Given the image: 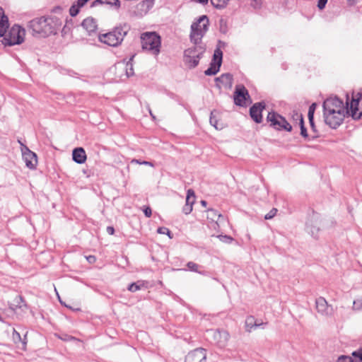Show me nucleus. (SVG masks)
Wrapping results in <instances>:
<instances>
[{
  "label": "nucleus",
  "mask_w": 362,
  "mask_h": 362,
  "mask_svg": "<svg viewBox=\"0 0 362 362\" xmlns=\"http://www.w3.org/2000/svg\"><path fill=\"white\" fill-rule=\"evenodd\" d=\"M327 1L328 0H318L317 1V6L319 8V10L322 11L325 8Z\"/></svg>",
  "instance_id": "48"
},
{
  "label": "nucleus",
  "mask_w": 362,
  "mask_h": 362,
  "mask_svg": "<svg viewBox=\"0 0 362 362\" xmlns=\"http://www.w3.org/2000/svg\"><path fill=\"white\" fill-rule=\"evenodd\" d=\"M315 305L318 313L323 316H331L333 313L332 306L329 305L323 297H319L316 299Z\"/></svg>",
  "instance_id": "16"
},
{
  "label": "nucleus",
  "mask_w": 362,
  "mask_h": 362,
  "mask_svg": "<svg viewBox=\"0 0 362 362\" xmlns=\"http://www.w3.org/2000/svg\"><path fill=\"white\" fill-rule=\"evenodd\" d=\"M86 259L89 263H95L96 261V257L94 255H89L86 257Z\"/></svg>",
  "instance_id": "53"
},
{
  "label": "nucleus",
  "mask_w": 362,
  "mask_h": 362,
  "mask_svg": "<svg viewBox=\"0 0 362 362\" xmlns=\"http://www.w3.org/2000/svg\"><path fill=\"white\" fill-rule=\"evenodd\" d=\"M218 112L216 110L211 111L210 116V124L214 126L216 129H222L223 124H219L218 121L216 118V115Z\"/></svg>",
  "instance_id": "24"
},
{
  "label": "nucleus",
  "mask_w": 362,
  "mask_h": 362,
  "mask_svg": "<svg viewBox=\"0 0 362 362\" xmlns=\"http://www.w3.org/2000/svg\"><path fill=\"white\" fill-rule=\"evenodd\" d=\"M255 318L254 316L250 315L246 317L245 322V331L251 332L253 329L254 325H255Z\"/></svg>",
  "instance_id": "25"
},
{
  "label": "nucleus",
  "mask_w": 362,
  "mask_h": 362,
  "mask_svg": "<svg viewBox=\"0 0 362 362\" xmlns=\"http://www.w3.org/2000/svg\"><path fill=\"white\" fill-rule=\"evenodd\" d=\"M80 8L76 4H74L69 8L70 16L72 17L76 16L79 13Z\"/></svg>",
  "instance_id": "35"
},
{
  "label": "nucleus",
  "mask_w": 362,
  "mask_h": 362,
  "mask_svg": "<svg viewBox=\"0 0 362 362\" xmlns=\"http://www.w3.org/2000/svg\"><path fill=\"white\" fill-rule=\"evenodd\" d=\"M201 204L203 206H206L207 205V202L205 201V200H202L201 201Z\"/></svg>",
  "instance_id": "60"
},
{
  "label": "nucleus",
  "mask_w": 362,
  "mask_h": 362,
  "mask_svg": "<svg viewBox=\"0 0 362 362\" xmlns=\"http://www.w3.org/2000/svg\"><path fill=\"white\" fill-rule=\"evenodd\" d=\"M72 159L78 164H83L87 159L86 151L82 147H76L72 151Z\"/></svg>",
  "instance_id": "17"
},
{
  "label": "nucleus",
  "mask_w": 362,
  "mask_h": 362,
  "mask_svg": "<svg viewBox=\"0 0 362 362\" xmlns=\"http://www.w3.org/2000/svg\"><path fill=\"white\" fill-rule=\"evenodd\" d=\"M83 173L86 175V177H90L91 175H93V172L91 171V170H89V169H83L82 170Z\"/></svg>",
  "instance_id": "51"
},
{
  "label": "nucleus",
  "mask_w": 362,
  "mask_h": 362,
  "mask_svg": "<svg viewBox=\"0 0 362 362\" xmlns=\"http://www.w3.org/2000/svg\"><path fill=\"white\" fill-rule=\"evenodd\" d=\"M12 337L15 343L22 341L24 345H25L27 343L25 341L26 334L24 337V339L22 340L20 333L17 332L16 329H13Z\"/></svg>",
  "instance_id": "30"
},
{
  "label": "nucleus",
  "mask_w": 362,
  "mask_h": 362,
  "mask_svg": "<svg viewBox=\"0 0 362 362\" xmlns=\"http://www.w3.org/2000/svg\"><path fill=\"white\" fill-rule=\"evenodd\" d=\"M130 26L127 23L119 24L112 31L99 35V40L111 47H117L122 42L127 35Z\"/></svg>",
  "instance_id": "2"
},
{
  "label": "nucleus",
  "mask_w": 362,
  "mask_h": 362,
  "mask_svg": "<svg viewBox=\"0 0 362 362\" xmlns=\"http://www.w3.org/2000/svg\"><path fill=\"white\" fill-rule=\"evenodd\" d=\"M209 22L207 16L203 15L199 18L197 21L191 25L190 40L194 45H199L203 36L209 29Z\"/></svg>",
  "instance_id": "3"
},
{
  "label": "nucleus",
  "mask_w": 362,
  "mask_h": 362,
  "mask_svg": "<svg viewBox=\"0 0 362 362\" xmlns=\"http://www.w3.org/2000/svg\"><path fill=\"white\" fill-rule=\"evenodd\" d=\"M202 49L199 52L197 53V47L188 48L184 52V61L185 64H188L189 68H195L198 64L199 59L202 57L204 49L200 47Z\"/></svg>",
  "instance_id": "11"
},
{
  "label": "nucleus",
  "mask_w": 362,
  "mask_h": 362,
  "mask_svg": "<svg viewBox=\"0 0 362 362\" xmlns=\"http://www.w3.org/2000/svg\"><path fill=\"white\" fill-rule=\"evenodd\" d=\"M157 233L160 234H165L167 235L170 239L173 238V235L171 233V231L166 227H159L157 229Z\"/></svg>",
  "instance_id": "34"
},
{
  "label": "nucleus",
  "mask_w": 362,
  "mask_h": 362,
  "mask_svg": "<svg viewBox=\"0 0 362 362\" xmlns=\"http://www.w3.org/2000/svg\"><path fill=\"white\" fill-rule=\"evenodd\" d=\"M233 80V75L228 73V86L229 88H230L232 86Z\"/></svg>",
  "instance_id": "52"
},
{
  "label": "nucleus",
  "mask_w": 362,
  "mask_h": 362,
  "mask_svg": "<svg viewBox=\"0 0 362 362\" xmlns=\"http://www.w3.org/2000/svg\"><path fill=\"white\" fill-rule=\"evenodd\" d=\"M195 193L192 189H189L187 192L186 204L193 206L195 202Z\"/></svg>",
  "instance_id": "27"
},
{
  "label": "nucleus",
  "mask_w": 362,
  "mask_h": 362,
  "mask_svg": "<svg viewBox=\"0 0 362 362\" xmlns=\"http://www.w3.org/2000/svg\"><path fill=\"white\" fill-rule=\"evenodd\" d=\"M187 268L192 272H198L199 265L193 262H189L187 264Z\"/></svg>",
  "instance_id": "38"
},
{
  "label": "nucleus",
  "mask_w": 362,
  "mask_h": 362,
  "mask_svg": "<svg viewBox=\"0 0 362 362\" xmlns=\"http://www.w3.org/2000/svg\"><path fill=\"white\" fill-rule=\"evenodd\" d=\"M143 49L151 52L154 55H158L160 51L161 37L156 32H146L141 36Z\"/></svg>",
  "instance_id": "4"
},
{
  "label": "nucleus",
  "mask_w": 362,
  "mask_h": 362,
  "mask_svg": "<svg viewBox=\"0 0 362 362\" xmlns=\"http://www.w3.org/2000/svg\"><path fill=\"white\" fill-rule=\"evenodd\" d=\"M143 212L147 218H150L152 215V210L149 206H144L143 209Z\"/></svg>",
  "instance_id": "45"
},
{
  "label": "nucleus",
  "mask_w": 362,
  "mask_h": 362,
  "mask_svg": "<svg viewBox=\"0 0 362 362\" xmlns=\"http://www.w3.org/2000/svg\"><path fill=\"white\" fill-rule=\"evenodd\" d=\"M132 163H138V164H140V165H149V166H153V163L150 162V161H146V160H138V159H133L132 160Z\"/></svg>",
  "instance_id": "43"
},
{
  "label": "nucleus",
  "mask_w": 362,
  "mask_h": 362,
  "mask_svg": "<svg viewBox=\"0 0 362 362\" xmlns=\"http://www.w3.org/2000/svg\"><path fill=\"white\" fill-rule=\"evenodd\" d=\"M227 239H228V244H230L233 242H235V243H237V242L235 240H234L233 238L230 235H228Z\"/></svg>",
  "instance_id": "59"
},
{
  "label": "nucleus",
  "mask_w": 362,
  "mask_h": 362,
  "mask_svg": "<svg viewBox=\"0 0 362 362\" xmlns=\"http://www.w3.org/2000/svg\"><path fill=\"white\" fill-rule=\"evenodd\" d=\"M149 113H150L151 116L152 117V118H153V119H155V116L153 115V113H152V112H151V109H149Z\"/></svg>",
  "instance_id": "61"
},
{
  "label": "nucleus",
  "mask_w": 362,
  "mask_h": 362,
  "mask_svg": "<svg viewBox=\"0 0 362 362\" xmlns=\"http://www.w3.org/2000/svg\"><path fill=\"white\" fill-rule=\"evenodd\" d=\"M266 120L269 123V127L275 129L276 131H286L291 132L293 129L292 125L286 120V119L274 110L268 112Z\"/></svg>",
  "instance_id": "6"
},
{
  "label": "nucleus",
  "mask_w": 362,
  "mask_h": 362,
  "mask_svg": "<svg viewBox=\"0 0 362 362\" xmlns=\"http://www.w3.org/2000/svg\"><path fill=\"white\" fill-rule=\"evenodd\" d=\"M293 119H295V120H298V119H297V117H296V116H294V114L293 115Z\"/></svg>",
  "instance_id": "62"
},
{
  "label": "nucleus",
  "mask_w": 362,
  "mask_h": 362,
  "mask_svg": "<svg viewBox=\"0 0 362 362\" xmlns=\"http://www.w3.org/2000/svg\"><path fill=\"white\" fill-rule=\"evenodd\" d=\"M353 309L356 310H362V299H356L354 300Z\"/></svg>",
  "instance_id": "40"
},
{
  "label": "nucleus",
  "mask_w": 362,
  "mask_h": 362,
  "mask_svg": "<svg viewBox=\"0 0 362 362\" xmlns=\"http://www.w3.org/2000/svg\"><path fill=\"white\" fill-rule=\"evenodd\" d=\"M306 230L310 233L314 238H317L320 228L317 226H314L310 221L306 223Z\"/></svg>",
  "instance_id": "23"
},
{
  "label": "nucleus",
  "mask_w": 362,
  "mask_h": 362,
  "mask_svg": "<svg viewBox=\"0 0 362 362\" xmlns=\"http://www.w3.org/2000/svg\"><path fill=\"white\" fill-rule=\"evenodd\" d=\"M9 27L8 18L5 15L4 9L0 7V37L4 35Z\"/></svg>",
  "instance_id": "19"
},
{
  "label": "nucleus",
  "mask_w": 362,
  "mask_h": 362,
  "mask_svg": "<svg viewBox=\"0 0 362 362\" xmlns=\"http://www.w3.org/2000/svg\"><path fill=\"white\" fill-rule=\"evenodd\" d=\"M234 104L238 107H246L252 103L247 89L243 84H238L233 93Z\"/></svg>",
  "instance_id": "8"
},
{
  "label": "nucleus",
  "mask_w": 362,
  "mask_h": 362,
  "mask_svg": "<svg viewBox=\"0 0 362 362\" xmlns=\"http://www.w3.org/2000/svg\"><path fill=\"white\" fill-rule=\"evenodd\" d=\"M215 86L221 90L223 86H226V73L222 74L220 76L215 78Z\"/></svg>",
  "instance_id": "26"
},
{
  "label": "nucleus",
  "mask_w": 362,
  "mask_h": 362,
  "mask_svg": "<svg viewBox=\"0 0 362 362\" xmlns=\"http://www.w3.org/2000/svg\"><path fill=\"white\" fill-rule=\"evenodd\" d=\"M144 286V283L141 281H138L136 282H133L128 286V291L130 292H136L141 288Z\"/></svg>",
  "instance_id": "29"
},
{
  "label": "nucleus",
  "mask_w": 362,
  "mask_h": 362,
  "mask_svg": "<svg viewBox=\"0 0 362 362\" xmlns=\"http://www.w3.org/2000/svg\"><path fill=\"white\" fill-rule=\"evenodd\" d=\"M115 1V0H104L103 4H107V5H110V6H115V4L113 3Z\"/></svg>",
  "instance_id": "57"
},
{
  "label": "nucleus",
  "mask_w": 362,
  "mask_h": 362,
  "mask_svg": "<svg viewBox=\"0 0 362 362\" xmlns=\"http://www.w3.org/2000/svg\"><path fill=\"white\" fill-rule=\"evenodd\" d=\"M316 103H313L310 105L308 108V118H313L314 117V114L316 108Z\"/></svg>",
  "instance_id": "37"
},
{
  "label": "nucleus",
  "mask_w": 362,
  "mask_h": 362,
  "mask_svg": "<svg viewBox=\"0 0 362 362\" xmlns=\"http://www.w3.org/2000/svg\"><path fill=\"white\" fill-rule=\"evenodd\" d=\"M21 151L26 167L30 170L35 169L37 163V154L31 151L28 146L23 144H21Z\"/></svg>",
  "instance_id": "14"
},
{
  "label": "nucleus",
  "mask_w": 362,
  "mask_h": 362,
  "mask_svg": "<svg viewBox=\"0 0 362 362\" xmlns=\"http://www.w3.org/2000/svg\"><path fill=\"white\" fill-rule=\"evenodd\" d=\"M277 211H278V210L276 208L272 209L270 210V211L264 216V219H266V220L272 219V218H274L275 216Z\"/></svg>",
  "instance_id": "39"
},
{
  "label": "nucleus",
  "mask_w": 362,
  "mask_h": 362,
  "mask_svg": "<svg viewBox=\"0 0 362 362\" xmlns=\"http://www.w3.org/2000/svg\"><path fill=\"white\" fill-rule=\"evenodd\" d=\"M294 116H296L297 119H298L300 128L305 127V122L303 115L296 112H294Z\"/></svg>",
  "instance_id": "42"
},
{
  "label": "nucleus",
  "mask_w": 362,
  "mask_h": 362,
  "mask_svg": "<svg viewBox=\"0 0 362 362\" xmlns=\"http://www.w3.org/2000/svg\"><path fill=\"white\" fill-rule=\"evenodd\" d=\"M351 357L357 362H362V348H360L351 353Z\"/></svg>",
  "instance_id": "32"
},
{
  "label": "nucleus",
  "mask_w": 362,
  "mask_h": 362,
  "mask_svg": "<svg viewBox=\"0 0 362 362\" xmlns=\"http://www.w3.org/2000/svg\"><path fill=\"white\" fill-rule=\"evenodd\" d=\"M358 2V0H347V4L349 6H353L356 5Z\"/></svg>",
  "instance_id": "55"
},
{
  "label": "nucleus",
  "mask_w": 362,
  "mask_h": 362,
  "mask_svg": "<svg viewBox=\"0 0 362 362\" xmlns=\"http://www.w3.org/2000/svg\"><path fill=\"white\" fill-rule=\"evenodd\" d=\"M323 112L336 113L339 109L344 110V104L338 96L327 98L322 103Z\"/></svg>",
  "instance_id": "12"
},
{
  "label": "nucleus",
  "mask_w": 362,
  "mask_h": 362,
  "mask_svg": "<svg viewBox=\"0 0 362 362\" xmlns=\"http://www.w3.org/2000/svg\"><path fill=\"white\" fill-rule=\"evenodd\" d=\"M134 57H135V54L132 55L130 57V58L129 59V60L126 62V64H125V68H124L125 72H126V75L128 78L134 75L133 63H132Z\"/></svg>",
  "instance_id": "22"
},
{
  "label": "nucleus",
  "mask_w": 362,
  "mask_h": 362,
  "mask_svg": "<svg viewBox=\"0 0 362 362\" xmlns=\"http://www.w3.org/2000/svg\"><path fill=\"white\" fill-rule=\"evenodd\" d=\"M219 23H220L221 32H222L223 33H226V20L221 18L220 19Z\"/></svg>",
  "instance_id": "44"
},
{
  "label": "nucleus",
  "mask_w": 362,
  "mask_h": 362,
  "mask_svg": "<svg viewBox=\"0 0 362 362\" xmlns=\"http://www.w3.org/2000/svg\"><path fill=\"white\" fill-rule=\"evenodd\" d=\"M216 332H218V334L220 335V332L218 330H216Z\"/></svg>",
  "instance_id": "63"
},
{
  "label": "nucleus",
  "mask_w": 362,
  "mask_h": 362,
  "mask_svg": "<svg viewBox=\"0 0 362 362\" xmlns=\"http://www.w3.org/2000/svg\"><path fill=\"white\" fill-rule=\"evenodd\" d=\"M192 211V206L190 204H187L185 203V206L182 208V212L187 215L189 214Z\"/></svg>",
  "instance_id": "47"
},
{
  "label": "nucleus",
  "mask_w": 362,
  "mask_h": 362,
  "mask_svg": "<svg viewBox=\"0 0 362 362\" xmlns=\"http://www.w3.org/2000/svg\"><path fill=\"white\" fill-rule=\"evenodd\" d=\"M267 322H257V320H255V325H254V327H253V329H257V327H261L262 329L264 328L265 325H267Z\"/></svg>",
  "instance_id": "50"
},
{
  "label": "nucleus",
  "mask_w": 362,
  "mask_h": 362,
  "mask_svg": "<svg viewBox=\"0 0 362 362\" xmlns=\"http://www.w3.org/2000/svg\"><path fill=\"white\" fill-rule=\"evenodd\" d=\"M300 136L302 137H303L305 139H307L308 141L314 140L319 136L318 134H314V135H312L311 136H310L308 133V130H307V128L305 127V126L302 127L301 128H300Z\"/></svg>",
  "instance_id": "28"
},
{
  "label": "nucleus",
  "mask_w": 362,
  "mask_h": 362,
  "mask_svg": "<svg viewBox=\"0 0 362 362\" xmlns=\"http://www.w3.org/2000/svg\"><path fill=\"white\" fill-rule=\"evenodd\" d=\"M308 120H309V123H310V126L312 132L313 133H315V134H318L317 129H316V126H315V124L314 117L308 118Z\"/></svg>",
  "instance_id": "46"
},
{
  "label": "nucleus",
  "mask_w": 362,
  "mask_h": 362,
  "mask_svg": "<svg viewBox=\"0 0 362 362\" xmlns=\"http://www.w3.org/2000/svg\"><path fill=\"white\" fill-rule=\"evenodd\" d=\"M59 338L64 341H76V338L74 337H72L71 335L63 334L60 336H59Z\"/></svg>",
  "instance_id": "41"
},
{
  "label": "nucleus",
  "mask_w": 362,
  "mask_h": 362,
  "mask_svg": "<svg viewBox=\"0 0 362 362\" xmlns=\"http://www.w3.org/2000/svg\"><path fill=\"white\" fill-rule=\"evenodd\" d=\"M346 115L344 113V110L339 109L336 113L323 112V117L326 124L332 129H337L344 122Z\"/></svg>",
  "instance_id": "9"
},
{
  "label": "nucleus",
  "mask_w": 362,
  "mask_h": 362,
  "mask_svg": "<svg viewBox=\"0 0 362 362\" xmlns=\"http://www.w3.org/2000/svg\"><path fill=\"white\" fill-rule=\"evenodd\" d=\"M115 1L113 2L115 4V6L117 8H119L121 6V2L119 0H115ZM104 0H95L90 4V7H95L97 6L99 4H103Z\"/></svg>",
  "instance_id": "33"
},
{
  "label": "nucleus",
  "mask_w": 362,
  "mask_h": 362,
  "mask_svg": "<svg viewBox=\"0 0 362 362\" xmlns=\"http://www.w3.org/2000/svg\"><path fill=\"white\" fill-rule=\"evenodd\" d=\"M217 238H219L220 240H221L223 243L226 242V235L221 234V235H217Z\"/></svg>",
  "instance_id": "58"
},
{
  "label": "nucleus",
  "mask_w": 362,
  "mask_h": 362,
  "mask_svg": "<svg viewBox=\"0 0 362 362\" xmlns=\"http://www.w3.org/2000/svg\"><path fill=\"white\" fill-rule=\"evenodd\" d=\"M81 26L88 32L89 35L92 33H95L98 27L95 20L92 17L84 19L81 23Z\"/></svg>",
  "instance_id": "18"
},
{
  "label": "nucleus",
  "mask_w": 362,
  "mask_h": 362,
  "mask_svg": "<svg viewBox=\"0 0 362 362\" xmlns=\"http://www.w3.org/2000/svg\"><path fill=\"white\" fill-rule=\"evenodd\" d=\"M211 3L216 8H224L226 6V0H211Z\"/></svg>",
  "instance_id": "31"
},
{
  "label": "nucleus",
  "mask_w": 362,
  "mask_h": 362,
  "mask_svg": "<svg viewBox=\"0 0 362 362\" xmlns=\"http://www.w3.org/2000/svg\"><path fill=\"white\" fill-rule=\"evenodd\" d=\"M60 25V21L57 17L42 16L29 21L28 27L32 30L33 35L46 37L56 34Z\"/></svg>",
  "instance_id": "1"
},
{
  "label": "nucleus",
  "mask_w": 362,
  "mask_h": 362,
  "mask_svg": "<svg viewBox=\"0 0 362 362\" xmlns=\"http://www.w3.org/2000/svg\"><path fill=\"white\" fill-rule=\"evenodd\" d=\"M106 231L109 235H113L115 233V228L113 226H107Z\"/></svg>",
  "instance_id": "54"
},
{
  "label": "nucleus",
  "mask_w": 362,
  "mask_h": 362,
  "mask_svg": "<svg viewBox=\"0 0 362 362\" xmlns=\"http://www.w3.org/2000/svg\"><path fill=\"white\" fill-rule=\"evenodd\" d=\"M25 30L18 25H14L8 33L2 36L1 43L4 46H13L21 45L24 42Z\"/></svg>",
  "instance_id": "5"
},
{
  "label": "nucleus",
  "mask_w": 362,
  "mask_h": 362,
  "mask_svg": "<svg viewBox=\"0 0 362 362\" xmlns=\"http://www.w3.org/2000/svg\"><path fill=\"white\" fill-rule=\"evenodd\" d=\"M267 105L264 100L254 103L249 109V115L251 119L257 124L263 121L262 112L266 109Z\"/></svg>",
  "instance_id": "13"
},
{
  "label": "nucleus",
  "mask_w": 362,
  "mask_h": 362,
  "mask_svg": "<svg viewBox=\"0 0 362 362\" xmlns=\"http://www.w3.org/2000/svg\"><path fill=\"white\" fill-rule=\"evenodd\" d=\"M262 0H252L251 1V6L255 8H259L262 6Z\"/></svg>",
  "instance_id": "49"
},
{
  "label": "nucleus",
  "mask_w": 362,
  "mask_h": 362,
  "mask_svg": "<svg viewBox=\"0 0 362 362\" xmlns=\"http://www.w3.org/2000/svg\"><path fill=\"white\" fill-rule=\"evenodd\" d=\"M206 358V351L203 348H197L189 351L185 356V362H202Z\"/></svg>",
  "instance_id": "15"
},
{
  "label": "nucleus",
  "mask_w": 362,
  "mask_h": 362,
  "mask_svg": "<svg viewBox=\"0 0 362 362\" xmlns=\"http://www.w3.org/2000/svg\"><path fill=\"white\" fill-rule=\"evenodd\" d=\"M221 218H223V216L219 214L218 211L213 209H209L207 210V218L215 222L217 225Z\"/></svg>",
  "instance_id": "21"
},
{
  "label": "nucleus",
  "mask_w": 362,
  "mask_h": 362,
  "mask_svg": "<svg viewBox=\"0 0 362 362\" xmlns=\"http://www.w3.org/2000/svg\"><path fill=\"white\" fill-rule=\"evenodd\" d=\"M192 1H194L197 3H199L202 5H205L208 4L209 0H191Z\"/></svg>",
  "instance_id": "56"
},
{
  "label": "nucleus",
  "mask_w": 362,
  "mask_h": 362,
  "mask_svg": "<svg viewBox=\"0 0 362 362\" xmlns=\"http://www.w3.org/2000/svg\"><path fill=\"white\" fill-rule=\"evenodd\" d=\"M337 362H357V361L354 360L351 356L341 355L338 358Z\"/></svg>",
  "instance_id": "36"
},
{
  "label": "nucleus",
  "mask_w": 362,
  "mask_h": 362,
  "mask_svg": "<svg viewBox=\"0 0 362 362\" xmlns=\"http://www.w3.org/2000/svg\"><path fill=\"white\" fill-rule=\"evenodd\" d=\"M223 62V52L219 47H216L214 50L212 59L209 64V66L204 71L206 76H214L219 71Z\"/></svg>",
  "instance_id": "10"
},
{
  "label": "nucleus",
  "mask_w": 362,
  "mask_h": 362,
  "mask_svg": "<svg viewBox=\"0 0 362 362\" xmlns=\"http://www.w3.org/2000/svg\"><path fill=\"white\" fill-rule=\"evenodd\" d=\"M362 99V94L357 93L356 98H349V93L346 94V103L344 105V113L346 117H351L354 120H359L362 117V111L358 113L359 102Z\"/></svg>",
  "instance_id": "7"
},
{
  "label": "nucleus",
  "mask_w": 362,
  "mask_h": 362,
  "mask_svg": "<svg viewBox=\"0 0 362 362\" xmlns=\"http://www.w3.org/2000/svg\"><path fill=\"white\" fill-rule=\"evenodd\" d=\"M10 308L15 310L16 308H28V305L21 296H17L13 300V303L11 305Z\"/></svg>",
  "instance_id": "20"
}]
</instances>
